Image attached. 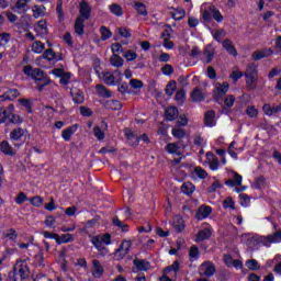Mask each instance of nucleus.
Returning a JSON list of instances; mask_svg holds the SVG:
<instances>
[{"label":"nucleus","instance_id":"f257e3e1","mask_svg":"<svg viewBox=\"0 0 281 281\" xmlns=\"http://www.w3.org/2000/svg\"><path fill=\"white\" fill-rule=\"evenodd\" d=\"M201 13L204 21H210V19L213 16L217 23H223V14H221V11L216 10V8L210 3H204L201 5Z\"/></svg>","mask_w":281,"mask_h":281},{"label":"nucleus","instance_id":"f03ea898","mask_svg":"<svg viewBox=\"0 0 281 281\" xmlns=\"http://www.w3.org/2000/svg\"><path fill=\"white\" fill-rule=\"evenodd\" d=\"M25 278H30V267L27 261L20 260L13 268V281H23Z\"/></svg>","mask_w":281,"mask_h":281},{"label":"nucleus","instance_id":"7ed1b4c3","mask_svg":"<svg viewBox=\"0 0 281 281\" xmlns=\"http://www.w3.org/2000/svg\"><path fill=\"white\" fill-rule=\"evenodd\" d=\"M91 243L101 254H106V245H111V234L97 235L91 238Z\"/></svg>","mask_w":281,"mask_h":281},{"label":"nucleus","instance_id":"20e7f679","mask_svg":"<svg viewBox=\"0 0 281 281\" xmlns=\"http://www.w3.org/2000/svg\"><path fill=\"white\" fill-rule=\"evenodd\" d=\"M31 78L35 80L38 91H43V88L47 87V85L52 82L49 78L46 77L45 72L40 68L34 69Z\"/></svg>","mask_w":281,"mask_h":281},{"label":"nucleus","instance_id":"39448f33","mask_svg":"<svg viewBox=\"0 0 281 281\" xmlns=\"http://www.w3.org/2000/svg\"><path fill=\"white\" fill-rule=\"evenodd\" d=\"M177 273H179V261H175L164 270L160 281H177Z\"/></svg>","mask_w":281,"mask_h":281},{"label":"nucleus","instance_id":"423d86ee","mask_svg":"<svg viewBox=\"0 0 281 281\" xmlns=\"http://www.w3.org/2000/svg\"><path fill=\"white\" fill-rule=\"evenodd\" d=\"M227 91H229V83L228 82H216L214 83V90H213V98L216 100V102L223 100L225 98Z\"/></svg>","mask_w":281,"mask_h":281},{"label":"nucleus","instance_id":"0eeeda50","mask_svg":"<svg viewBox=\"0 0 281 281\" xmlns=\"http://www.w3.org/2000/svg\"><path fill=\"white\" fill-rule=\"evenodd\" d=\"M131 240H123L117 250L114 252L115 259L122 260V258H125L128 251H131Z\"/></svg>","mask_w":281,"mask_h":281},{"label":"nucleus","instance_id":"6e6552de","mask_svg":"<svg viewBox=\"0 0 281 281\" xmlns=\"http://www.w3.org/2000/svg\"><path fill=\"white\" fill-rule=\"evenodd\" d=\"M91 10H92L91 4L85 1L80 2L78 19H81L83 21H89V19H91Z\"/></svg>","mask_w":281,"mask_h":281},{"label":"nucleus","instance_id":"1a4fd4ad","mask_svg":"<svg viewBox=\"0 0 281 281\" xmlns=\"http://www.w3.org/2000/svg\"><path fill=\"white\" fill-rule=\"evenodd\" d=\"M259 243L266 247H269L272 243H281V232H277L269 236L259 237Z\"/></svg>","mask_w":281,"mask_h":281},{"label":"nucleus","instance_id":"9d476101","mask_svg":"<svg viewBox=\"0 0 281 281\" xmlns=\"http://www.w3.org/2000/svg\"><path fill=\"white\" fill-rule=\"evenodd\" d=\"M125 135L133 146H137L139 144V139L144 142V144H150V138H148V134H143L140 137H137L133 133L126 132Z\"/></svg>","mask_w":281,"mask_h":281},{"label":"nucleus","instance_id":"9b49d317","mask_svg":"<svg viewBox=\"0 0 281 281\" xmlns=\"http://www.w3.org/2000/svg\"><path fill=\"white\" fill-rule=\"evenodd\" d=\"M206 164L210 170L216 171L221 167V162H218V157H216L212 151L206 153Z\"/></svg>","mask_w":281,"mask_h":281},{"label":"nucleus","instance_id":"f8f14e48","mask_svg":"<svg viewBox=\"0 0 281 281\" xmlns=\"http://www.w3.org/2000/svg\"><path fill=\"white\" fill-rule=\"evenodd\" d=\"M215 271L216 269L214 268V265H212L210 261H206L200 266V276L210 278V276H214Z\"/></svg>","mask_w":281,"mask_h":281},{"label":"nucleus","instance_id":"ddd939ff","mask_svg":"<svg viewBox=\"0 0 281 281\" xmlns=\"http://www.w3.org/2000/svg\"><path fill=\"white\" fill-rule=\"evenodd\" d=\"M27 3H30V0H16L15 4L12 7L13 12L18 14L27 12V10H30Z\"/></svg>","mask_w":281,"mask_h":281},{"label":"nucleus","instance_id":"4468645a","mask_svg":"<svg viewBox=\"0 0 281 281\" xmlns=\"http://www.w3.org/2000/svg\"><path fill=\"white\" fill-rule=\"evenodd\" d=\"M91 273L94 278H102L104 276V267L97 259L92 260Z\"/></svg>","mask_w":281,"mask_h":281},{"label":"nucleus","instance_id":"2eb2a0df","mask_svg":"<svg viewBox=\"0 0 281 281\" xmlns=\"http://www.w3.org/2000/svg\"><path fill=\"white\" fill-rule=\"evenodd\" d=\"M190 177L193 180L207 179V171L202 167H194L193 169H191Z\"/></svg>","mask_w":281,"mask_h":281},{"label":"nucleus","instance_id":"dca6fc26","mask_svg":"<svg viewBox=\"0 0 281 281\" xmlns=\"http://www.w3.org/2000/svg\"><path fill=\"white\" fill-rule=\"evenodd\" d=\"M7 120H9L10 124H23V117L19 114H14V105H9Z\"/></svg>","mask_w":281,"mask_h":281},{"label":"nucleus","instance_id":"f3484780","mask_svg":"<svg viewBox=\"0 0 281 281\" xmlns=\"http://www.w3.org/2000/svg\"><path fill=\"white\" fill-rule=\"evenodd\" d=\"M34 31L37 34V36H47V22L45 20H40L34 25Z\"/></svg>","mask_w":281,"mask_h":281},{"label":"nucleus","instance_id":"a211bd4d","mask_svg":"<svg viewBox=\"0 0 281 281\" xmlns=\"http://www.w3.org/2000/svg\"><path fill=\"white\" fill-rule=\"evenodd\" d=\"M165 150H167L169 155H181L183 153V147H181V143H169L165 147Z\"/></svg>","mask_w":281,"mask_h":281},{"label":"nucleus","instance_id":"6ab92c4d","mask_svg":"<svg viewBox=\"0 0 281 281\" xmlns=\"http://www.w3.org/2000/svg\"><path fill=\"white\" fill-rule=\"evenodd\" d=\"M95 72L98 74L99 78L104 81L105 85H115V76L111 72H101L98 70V67L94 68Z\"/></svg>","mask_w":281,"mask_h":281},{"label":"nucleus","instance_id":"aec40b11","mask_svg":"<svg viewBox=\"0 0 281 281\" xmlns=\"http://www.w3.org/2000/svg\"><path fill=\"white\" fill-rule=\"evenodd\" d=\"M78 131V124H74L61 132V137L64 142H69L74 134Z\"/></svg>","mask_w":281,"mask_h":281},{"label":"nucleus","instance_id":"412c9836","mask_svg":"<svg viewBox=\"0 0 281 281\" xmlns=\"http://www.w3.org/2000/svg\"><path fill=\"white\" fill-rule=\"evenodd\" d=\"M211 214H212V207L202 205L198 209L195 216L198 221H203V218H207V216H210Z\"/></svg>","mask_w":281,"mask_h":281},{"label":"nucleus","instance_id":"4be33fe9","mask_svg":"<svg viewBox=\"0 0 281 281\" xmlns=\"http://www.w3.org/2000/svg\"><path fill=\"white\" fill-rule=\"evenodd\" d=\"M0 150L3 155H8L9 157H14L16 155V151H14V148H12L8 140H2L0 143Z\"/></svg>","mask_w":281,"mask_h":281},{"label":"nucleus","instance_id":"5701e85b","mask_svg":"<svg viewBox=\"0 0 281 281\" xmlns=\"http://www.w3.org/2000/svg\"><path fill=\"white\" fill-rule=\"evenodd\" d=\"M262 111H263L265 115H269V116L276 115V113H280V111H281V104H280V105H273V106H271V104L266 103V104H263V106H262Z\"/></svg>","mask_w":281,"mask_h":281},{"label":"nucleus","instance_id":"b1692460","mask_svg":"<svg viewBox=\"0 0 281 281\" xmlns=\"http://www.w3.org/2000/svg\"><path fill=\"white\" fill-rule=\"evenodd\" d=\"M15 98H19V90L16 89L8 90L2 95H0V104L1 102H8V100H14Z\"/></svg>","mask_w":281,"mask_h":281},{"label":"nucleus","instance_id":"393cba45","mask_svg":"<svg viewBox=\"0 0 281 281\" xmlns=\"http://www.w3.org/2000/svg\"><path fill=\"white\" fill-rule=\"evenodd\" d=\"M273 54V50L271 48H266L263 50H256L252 53V59L254 60H262V58H267Z\"/></svg>","mask_w":281,"mask_h":281},{"label":"nucleus","instance_id":"a878e982","mask_svg":"<svg viewBox=\"0 0 281 281\" xmlns=\"http://www.w3.org/2000/svg\"><path fill=\"white\" fill-rule=\"evenodd\" d=\"M215 117H216V113H214V111L206 112L204 116L205 126H209L210 128H212V126H216Z\"/></svg>","mask_w":281,"mask_h":281},{"label":"nucleus","instance_id":"bb28decb","mask_svg":"<svg viewBox=\"0 0 281 281\" xmlns=\"http://www.w3.org/2000/svg\"><path fill=\"white\" fill-rule=\"evenodd\" d=\"M70 93L75 104H82V102H85V94L82 93V91L74 88L70 90Z\"/></svg>","mask_w":281,"mask_h":281},{"label":"nucleus","instance_id":"cd10ccee","mask_svg":"<svg viewBox=\"0 0 281 281\" xmlns=\"http://www.w3.org/2000/svg\"><path fill=\"white\" fill-rule=\"evenodd\" d=\"M191 100L193 102H203V100H205V92H203V90H201L200 88H195L191 92Z\"/></svg>","mask_w":281,"mask_h":281},{"label":"nucleus","instance_id":"c85d7f7f","mask_svg":"<svg viewBox=\"0 0 281 281\" xmlns=\"http://www.w3.org/2000/svg\"><path fill=\"white\" fill-rule=\"evenodd\" d=\"M173 227L178 233L183 232V229H186V222L183 221V217L176 215L173 217Z\"/></svg>","mask_w":281,"mask_h":281},{"label":"nucleus","instance_id":"c756f323","mask_svg":"<svg viewBox=\"0 0 281 281\" xmlns=\"http://www.w3.org/2000/svg\"><path fill=\"white\" fill-rule=\"evenodd\" d=\"M224 49H226V52L228 54H231V56H238V52L236 50V47H234V44L232 43V41L229 40H225L222 43Z\"/></svg>","mask_w":281,"mask_h":281},{"label":"nucleus","instance_id":"7c9ffc66","mask_svg":"<svg viewBox=\"0 0 281 281\" xmlns=\"http://www.w3.org/2000/svg\"><path fill=\"white\" fill-rule=\"evenodd\" d=\"M210 236H212V231L210 228H204L199 231L198 235H196V243H201L203 240H207V238H210Z\"/></svg>","mask_w":281,"mask_h":281},{"label":"nucleus","instance_id":"2f4dec72","mask_svg":"<svg viewBox=\"0 0 281 281\" xmlns=\"http://www.w3.org/2000/svg\"><path fill=\"white\" fill-rule=\"evenodd\" d=\"M85 21L86 20H82V18H77L75 22V32L79 36H82L85 34Z\"/></svg>","mask_w":281,"mask_h":281},{"label":"nucleus","instance_id":"473e14b6","mask_svg":"<svg viewBox=\"0 0 281 281\" xmlns=\"http://www.w3.org/2000/svg\"><path fill=\"white\" fill-rule=\"evenodd\" d=\"M165 113H166V119L169 122L177 120V116L179 115V111L175 106L167 108Z\"/></svg>","mask_w":281,"mask_h":281},{"label":"nucleus","instance_id":"72a5a7b5","mask_svg":"<svg viewBox=\"0 0 281 281\" xmlns=\"http://www.w3.org/2000/svg\"><path fill=\"white\" fill-rule=\"evenodd\" d=\"M171 135L176 139H183V137H186V130H183L180 125H176L171 131Z\"/></svg>","mask_w":281,"mask_h":281},{"label":"nucleus","instance_id":"f704fd0d","mask_svg":"<svg viewBox=\"0 0 281 281\" xmlns=\"http://www.w3.org/2000/svg\"><path fill=\"white\" fill-rule=\"evenodd\" d=\"M75 237L74 235L67 233V234H63L61 236L58 235L57 237V245H63V244H67V243H74Z\"/></svg>","mask_w":281,"mask_h":281},{"label":"nucleus","instance_id":"c9c22d12","mask_svg":"<svg viewBox=\"0 0 281 281\" xmlns=\"http://www.w3.org/2000/svg\"><path fill=\"white\" fill-rule=\"evenodd\" d=\"M247 80H246V85L248 89H256V74H249V70H247V72L245 74Z\"/></svg>","mask_w":281,"mask_h":281},{"label":"nucleus","instance_id":"e433bc0d","mask_svg":"<svg viewBox=\"0 0 281 281\" xmlns=\"http://www.w3.org/2000/svg\"><path fill=\"white\" fill-rule=\"evenodd\" d=\"M23 135H25V130L18 127L10 133V138L14 142H19V139H22Z\"/></svg>","mask_w":281,"mask_h":281},{"label":"nucleus","instance_id":"4c0bfd02","mask_svg":"<svg viewBox=\"0 0 281 281\" xmlns=\"http://www.w3.org/2000/svg\"><path fill=\"white\" fill-rule=\"evenodd\" d=\"M31 50L34 54H43V52H45V44L41 41H35L31 46Z\"/></svg>","mask_w":281,"mask_h":281},{"label":"nucleus","instance_id":"58836bf2","mask_svg":"<svg viewBox=\"0 0 281 281\" xmlns=\"http://www.w3.org/2000/svg\"><path fill=\"white\" fill-rule=\"evenodd\" d=\"M194 190H196V188L192 184V182H184L181 187V192L183 194H187L188 196H190V194H193Z\"/></svg>","mask_w":281,"mask_h":281},{"label":"nucleus","instance_id":"ea45409f","mask_svg":"<svg viewBox=\"0 0 281 281\" xmlns=\"http://www.w3.org/2000/svg\"><path fill=\"white\" fill-rule=\"evenodd\" d=\"M115 34H116V36H121V38H131V36H132L131 30H128L124 26L117 27L115 30Z\"/></svg>","mask_w":281,"mask_h":281},{"label":"nucleus","instance_id":"a19ab883","mask_svg":"<svg viewBox=\"0 0 281 281\" xmlns=\"http://www.w3.org/2000/svg\"><path fill=\"white\" fill-rule=\"evenodd\" d=\"M134 265L139 271H148L150 263L146 260H135Z\"/></svg>","mask_w":281,"mask_h":281},{"label":"nucleus","instance_id":"79ce46f5","mask_svg":"<svg viewBox=\"0 0 281 281\" xmlns=\"http://www.w3.org/2000/svg\"><path fill=\"white\" fill-rule=\"evenodd\" d=\"M110 63L112 67H123L124 59L120 57L119 55H112L110 58Z\"/></svg>","mask_w":281,"mask_h":281},{"label":"nucleus","instance_id":"37998d69","mask_svg":"<svg viewBox=\"0 0 281 281\" xmlns=\"http://www.w3.org/2000/svg\"><path fill=\"white\" fill-rule=\"evenodd\" d=\"M33 16L35 19H38L40 16H43L45 14V5H34L32 8Z\"/></svg>","mask_w":281,"mask_h":281},{"label":"nucleus","instance_id":"c03bdc74","mask_svg":"<svg viewBox=\"0 0 281 281\" xmlns=\"http://www.w3.org/2000/svg\"><path fill=\"white\" fill-rule=\"evenodd\" d=\"M105 106L112 111H120V109H122V103L120 101L109 100L106 101Z\"/></svg>","mask_w":281,"mask_h":281},{"label":"nucleus","instance_id":"a18cd8bd","mask_svg":"<svg viewBox=\"0 0 281 281\" xmlns=\"http://www.w3.org/2000/svg\"><path fill=\"white\" fill-rule=\"evenodd\" d=\"M214 48L212 47V45H207L204 48V56L206 58V63H212V58H214Z\"/></svg>","mask_w":281,"mask_h":281},{"label":"nucleus","instance_id":"49530a36","mask_svg":"<svg viewBox=\"0 0 281 281\" xmlns=\"http://www.w3.org/2000/svg\"><path fill=\"white\" fill-rule=\"evenodd\" d=\"M95 89H97V93H99L101 98H111V91L106 90L104 86L97 85Z\"/></svg>","mask_w":281,"mask_h":281},{"label":"nucleus","instance_id":"de8ad7c7","mask_svg":"<svg viewBox=\"0 0 281 281\" xmlns=\"http://www.w3.org/2000/svg\"><path fill=\"white\" fill-rule=\"evenodd\" d=\"M100 34H101V41H109V38L113 36V33L111 32V30L106 29V26H101Z\"/></svg>","mask_w":281,"mask_h":281},{"label":"nucleus","instance_id":"09e8293b","mask_svg":"<svg viewBox=\"0 0 281 281\" xmlns=\"http://www.w3.org/2000/svg\"><path fill=\"white\" fill-rule=\"evenodd\" d=\"M110 12H112V14H114L115 16H122V14H124V10L120 4H111Z\"/></svg>","mask_w":281,"mask_h":281},{"label":"nucleus","instance_id":"8fccbe9b","mask_svg":"<svg viewBox=\"0 0 281 281\" xmlns=\"http://www.w3.org/2000/svg\"><path fill=\"white\" fill-rule=\"evenodd\" d=\"M171 16L175 21H181L186 16V11L183 9H176L171 12Z\"/></svg>","mask_w":281,"mask_h":281},{"label":"nucleus","instance_id":"3c124183","mask_svg":"<svg viewBox=\"0 0 281 281\" xmlns=\"http://www.w3.org/2000/svg\"><path fill=\"white\" fill-rule=\"evenodd\" d=\"M246 267L250 271H258V269H260V263H258V261L256 259H250V260L246 261Z\"/></svg>","mask_w":281,"mask_h":281},{"label":"nucleus","instance_id":"603ef678","mask_svg":"<svg viewBox=\"0 0 281 281\" xmlns=\"http://www.w3.org/2000/svg\"><path fill=\"white\" fill-rule=\"evenodd\" d=\"M93 134H94V137L99 139V142H101V139H104V137H106V134H104V131H102L100 126L93 127Z\"/></svg>","mask_w":281,"mask_h":281},{"label":"nucleus","instance_id":"864d4df0","mask_svg":"<svg viewBox=\"0 0 281 281\" xmlns=\"http://www.w3.org/2000/svg\"><path fill=\"white\" fill-rule=\"evenodd\" d=\"M135 10L142 16H146V14H148V11L146 10V5H144V3L142 2L135 3Z\"/></svg>","mask_w":281,"mask_h":281},{"label":"nucleus","instance_id":"5fc2aeb1","mask_svg":"<svg viewBox=\"0 0 281 281\" xmlns=\"http://www.w3.org/2000/svg\"><path fill=\"white\" fill-rule=\"evenodd\" d=\"M123 56L128 63L137 60V53L135 50H126Z\"/></svg>","mask_w":281,"mask_h":281},{"label":"nucleus","instance_id":"6e6d98bb","mask_svg":"<svg viewBox=\"0 0 281 281\" xmlns=\"http://www.w3.org/2000/svg\"><path fill=\"white\" fill-rule=\"evenodd\" d=\"M229 78H232V80H233L234 82H238V80H240V78H243V72H241L238 68H235V69L232 71Z\"/></svg>","mask_w":281,"mask_h":281},{"label":"nucleus","instance_id":"4d7b16f0","mask_svg":"<svg viewBox=\"0 0 281 281\" xmlns=\"http://www.w3.org/2000/svg\"><path fill=\"white\" fill-rule=\"evenodd\" d=\"M177 89V81H170L165 91L167 95H172V93H175V90Z\"/></svg>","mask_w":281,"mask_h":281},{"label":"nucleus","instance_id":"13d9d810","mask_svg":"<svg viewBox=\"0 0 281 281\" xmlns=\"http://www.w3.org/2000/svg\"><path fill=\"white\" fill-rule=\"evenodd\" d=\"M42 58L45 60H56V53H54L52 49H46L42 55Z\"/></svg>","mask_w":281,"mask_h":281},{"label":"nucleus","instance_id":"bf43d9fd","mask_svg":"<svg viewBox=\"0 0 281 281\" xmlns=\"http://www.w3.org/2000/svg\"><path fill=\"white\" fill-rule=\"evenodd\" d=\"M113 225L120 227L122 232H128V225L124 224V222L120 221L117 217L113 218Z\"/></svg>","mask_w":281,"mask_h":281},{"label":"nucleus","instance_id":"052dcab7","mask_svg":"<svg viewBox=\"0 0 281 281\" xmlns=\"http://www.w3.org/2000/svg\"><path fill=\"white\" fill-rule=\"evenodd\" d=\"M232 177H233V182L235 183V186H243V176H240L238 172L236 171H232Z\"/></svg>","mask_w":281,"mask_h":281},{"label":"nucleus","instance_id":"680f3d73","mask_svg":"<svg viewBox=\"0 0 281 281\" xmlns=\"http://www.w3.org/2000/svg\"><path fill=\"white\" fill-rule=\"evenodd\" d=\"M246 115H248V117H258V110L256 106L250 105L246 109Z\"/></svg>","mask_w":281,"mask_h":281},{"label":"nucleus","instance_id":"e2e57ef3","mask_svg":"<svg viewBox=\"0 0 281 281\" xmlns=\"http://www.w3.org/2000/svg\"><path fill=\"white\" fill-rule=\"evenodd\" d=\"M30 203L34 205V207H41L43 205V198L36 195L30 199Z\"/></svg>","mask_w":281,"mask_h":281},{"label":"nucleus","instance_id":"0e129e2a","mask_svg":"<svg viewBox=\"0 0 281 281\" xmlns=\"http://www.w3.org/2000/svg\"><path fill=\"white\" fill-rule=\"evenodd\" d=\"M111 49L113 55L122 54V52H124L122 44L120 43L112 44Z\"/></svg>","mask_w":281,"mask_h":281},{"label":"nucleus","instance_id":"69168bd1","mask_svg":"<svg viewBox=\"0 0 281 281\" xmlns=\"http://www.w3.org/2000/svg\"><path fill=\"white\" fill-rule=\"evenodd\" d=\"M130 86L132 89H142V87H144V82L138 79H132L130 80Z\"/></svg>","mask_w":281,"mask_h":281},{"label":"nucleus","instance_id":"338daca9","mask_svg":"<svg viewBox=\"0 0 281 281\" xmlns=\"http://www.w3.org/2000/svg\"><path fill=\"white\" fill-rule=\"evenodd\" d=\"M9 108L5 110L3 108H0V124H4V122L8 120L9 114Z\"/></svg>","mask_w":281,"mask_h":281},{"label":"nucleus","instance_id":"774afa93","mask_svg":"<svg viewBox=\"0 0 281 281\" xmlns=\"http://www.w3.org/2000/svg\"><path fill=\"white\" fill-rule=\"evenodd\" d=\"M190 260H196L199 258V248L192 246L189 250Z\"/></svg>","mask_w":281,"mask_h":281}]
</instances>
